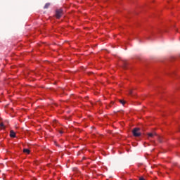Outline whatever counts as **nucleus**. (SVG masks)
Segmentation results:
<instances>
[{"mask_svg":"<svg viewBox=\"0 0 180 180\" xmlns=\"http://www.w3.org/2000/svg\"><path fill=\"white\" fill-rule=\"evenodd\" d=\"M132 133L135 137H139L141 136V132L140 131V128H135L133 129Z\"/></svg>","mask_w":180,"mask_h":180,"instance_id":"nucleus-1","label":"nucleus"},{"mask_svg":"<svg viewBox=\"0 0 180 180\" xmlns=\"http://www.w3.org/2000/svg\"><path fill=\"white\" fill-rule=\"evenodd\" d=\"M61 13H62L61 10L56 11V16L57 19H60V18H61Z\"/></svg>","mask_w":180,"mask_h":180,"instance_id":"nucleus-2","label":"nucleus"},{"mask_svg":"<svg viewBox=\"0 0 180 180\" xmlns=\"http://www.w3.org/2000/svg\"><path fill=\"white\" fill-rule=\"evenodd\" d=\"M10 137H13V138L16 137V134L15 133V131H13V130H11L10 131Z\"/></svg>","mask_w":180,"mask_h":180,"instance_id":"nucleus-3","label":"nucleus"},{"mask_svg":"<svg viewBox=\"0 0 180 180\" xmlns=\"http://www.w3.org/2000/svg\"><path fill=\"white\" fill-rule=\"evenodd\" d=\"M23 153H26L27 154H30V150L29 149H24Z\"/></svg>","mask_w":180,"mask_h":180,"instance_id":"nucleus-4","label":"nucleus"},{"mask_svg":"<svg viewBox=\"0 0 180 180\" xmlns=\"http://www.w3.org/2000/svg\"><path fill=\"white\" fill-rule=\"evenodd\" d=\"M148 137H153V136H154V134L149 133V134H148Z\"/></svg>","mask_w":180,"mask_h":180,"instance_id":"nucleus-5","label":"nucleus"},{"mask_svg":"<svg viewBox=\"0 0 180 180\" xmlns=\"http://www.w3.org/2000/svg\"><path fill=\"white\" fill-rule=\"evenodd\" d=\"M120 103H122V105H124V102L123 101V100H120Z\"/></svg>","mask_w":180,"mask_h":180,"instance_id":"nucleus-6","label":"nucleus"},{"mask_svg":"<svg viewBox=\"0 0 180 180\" xmlns=\"http://www.w3.org/2000/svg\"><path fill=\"white\" fill-rule=\"evenodd\" d=\"M139 180H146V179H144L143 177H140V178H139Z\"/></svg>","mask_w":180,"mask_h":180,"instance_id":"nucleus-7","label":"nucleus"},{"mask_svg":"<svg viewBox=\"0 0 180 180\" xmlns=\"http://www.w3.org/2000/svg\"><path fill=\"white\" fill-rule=\"evenodd\" d=\"M131 94H132V91L131 90V91H129V95H131Z\"/></svg>","mask_w":180,"mask_h":180,"instance_id":"nucleus-8","label":"nucleus"}]
</instances>
